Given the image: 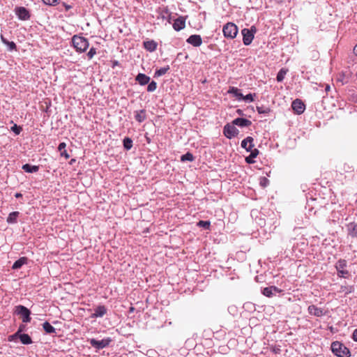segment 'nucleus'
<instances>
[{"instance_id": "f257e3e1", "label": "nucleus", "mask_w": 357, "mask_h": 357, "mask_svg": "<svg viewBox=\"0 0 357 357\" xmlns=\"http://www.w3.org/2000/svg\"><path fill=\"white\" fill-rule=\"evenodd\" d=\"M332 352L337 357H350L349 349L342 342L335 341L331 344Z\"/></svg>"}, {"instance_id": "f03ea898", "label": "nucleus", "mask_w": 357, "mask_h": 357, "mask_svg": "<svg viewBox=\"0 0 357 357\" xmlns=\"http://www.w3.org/2000/svg\"><path fill=\"white\" fill-rule=\"evenodd\" d=\"M72 43L77 52H84L89 45V43L86 38L77 35H75L72 38Z\"/></svg>"}, {"instance_id": "7ed1b4c3", "label": "nucleus", "mask_w": 357, "mask_h": 357, "mask_svg": "<svg viewBox=\"0 0 357 357\" xmlns=\"http://www.w3.org/2000/svg\"><path fill=\"white\" fill-rule=\"evenodd\" d=\"M222 31L225 38L233 39L238 33V27L235 24L228 22L223 26Z\"/></svg>"}, {"instance_id": "20e7f679", "label": "nucleus", "mask_w": 357, "mask_h": 357, "mask_svg": "<svg viewBox=\"0 0 357 357\" xmlns=\"http://www.w3.org/2000/svg\"><path fill=\"white\" fill-rule=\"evenodd\" d=\"M15 313L20 315L24 323H28L31 321L30 310L23 305H17L15 307Z\"/></svg>"}, {"instance_id": "39448f33", "label": "nucleus", "mask_w": 357, "mask_h": 357, "mask_svg": "<svg viewBox=\"0 0 357 357\" xmlns=\"http://www.w3.org/2000/svg\"><path fill=\"white\" fill-rule=\"evenodd\" d=\"M255 32L256 28L255 26H252L250 29H243L242 30L243 41L245 45H249L252 43Z\"/></svg>"}, {"instance_id": "423d86ee", "label": "nucleus", "mask_w": 357, "mask_h": 357, "mask_svg": "<svg viewBox=\"0 0 357 357\" xmlns=\"http://www.w3.org/2000/svg\"><path fill=\"white\" fill-rule=\"evenodd\" d=\"M223 132L227 138L231 139L238 135V130L234 124H227L224 127Z\"/></svg>"}, {"instance_id": "0eeeda50", "label": "nucleus", "mask_w": 357, "mask_h": 357, "mask_svg": "<svg viewBox=\"0 0 357 357\" xmlns=\"http://www.w3.org/2000/svg\"><path fill=\"white\" fill-rule=\"evenodd\" d=\"M111 340L109 338L102 339L101 340H97L96 339L90 340V344L92 347L96 349H100L106 347L110 343Z\"/></svg>"}, {"instance_id": "6e6552de", "label": "nucleus", "mask_w": 357, "mask_h": 357, "mask_svg": "<svg viewBox=\"0 0 357 357\" xmlns=\"http://www.w3.org/2000/svg\"><path fill=\"white\" fill-rule=\"evenodd\" d=\"M347 261L344 259L339 260L336 264V268L340 277L345 278L348 275V271L345 270Z\"/></svg>"}, {"instance_id": "1a4fd4ad", "label": "nucleus", "mask_w": 357, "mask_h": 357, "mask_svg": "<svg viewBox=\"0 0 357 357\" xmlns=\"http://www.w3.org/2000/svg\"><path fill=\"white\" fill-rule=\"evenodd\" d=\"M291 107L297 114H301L305 111V105L300 99H296L292 102Z\"/></svg>"}, {"instance_id": "9d476101", "label": "nucleus", "mask_w": 357, "mask_h": 357, "mask_svg": "<svg viewBox=\"0 0 357 357\" xmlns=\"http://www.w3.org/2000/svg\"><path fill=\"white\" fill-rule=\"evenodd\" d=\"M15 12L18 18L22 20H27L30 18L29 12L24 7H17Z\"/></svg>"}, {"instance_id": "9b49d317", "label": "nucleus", "mask_w": 357, "mask_h": 357, "mask_svg": "<svg viewBox=\"0 0 357 357\" xmlns=\"http://www.w3.org/2000/svg\"><path fill=\"white\" fill-rule=\"evenodd\" d=\"M307 310H308V312L311 315H314V316L318 317H322V316H324L326 314V312L324 311L323 309L317 307L314 305H310L308 307Z\"/></svg>"}, {"instance_id": "f8f14e48", "label": "nucleus", "mask_w": 357, "mask_h": 357, "mask_svg": "<svg viewBox=\"0 0 357 357\" xmlns=\"http://www.w3.org/2000/svg\"><path fill=\"white\" fill-rule=\"evenodd\" d=\"M187 42L194 47H199L202 43V39L199 35H192L188 39Z\"/></svg>"}, {"instance_id": "ddd939ff", "label": "nucleus", "mask_w": 357, "mask_h": 357, "mask_svg": "<svg viewBox=\"0 0 357 357\" xmlns=\"http://www.w3.org/2000/svg\"><path fill=\"white\" fill-rule=\"evenodd\" d=\"M185 26V18L183 17H179L174 20L173 24V28L174 30L178 31L184 29Z\"/></svg>"}, {"instance_id": "4468645a", "label": "nucleus", "mask_w": 357, "mask_h": 357, "mask_svg": "<svg viewBox=\"0 0 357 357\" xmlns=\"http://www.w3.org/2000/svg\"><path fill=\"white\" fill-rule=\"evenodd\" d=\"M241 146L247 151H251V149L255 146L254 139L252 137H247L241 142Z\"/></svg>"}, {"instance_id": "2eb2a0df", "label": "nucleus", "mask_w": 357, "mask_h": 357, "mask_svg": "<svg viewBox=\"0 0 357 357\" xmlns=\"http://www.w3.org/2000/svg\"><path fill=\"white\" fill-rule=\"evenodd\" d=\"M234 125H236L240 127H246L252 124V122L246 119L236 118L232 121Z\"/></svg>"}, {"instance_id": "dca6fc26", "label": "nucleus", "mask_w": 357, "mask_h": 357, "mask_svg": "<svg viewBox=\"0 0 357 357\" xmlns=\"http://www.w3.org/2000/svg\"><path fill=\"white\" fill-rule=\"evenodd\" d=\"M107 312V309L104 305H99L95 309L94 313L92 314V318L101 317Z\"/></svg>"}, {"instance_id": "f3484780", "label": "nucleus", "mask_w": 357, "mask_h": 357, "mask_svg": "<svg viewBox=\"0 0 357 357\" xmlns=\"http://www.w3.org/2000/svg\"><path fill=\"white\" fill-rule=\"evenodd\" d=\"M276 291L278 293H280L281 291L280 289H279L277 287L275 286H271L268 287H265L262 290V294L266 296V297H271L273 296V291Z\"/></svg>"}, {"instance_id": "a211bd4d", "label": "nucleus", "mask_w": 357, "mask_h": 357, "mask_svg": "<svg viewBox=\"0 0 357 357\" xmlns=\"http://www.w3.org/2000/svg\"><path fill=\"white\" fill-rule=\"evenodd\" d=\"M348 234L352 238L357 237V223L350 222L347 225Z\"/></svg>"}, {"instance_id": "6ab92c4d", "label": "nucleus", "mask_w": 357, "mask_h": 357, "mask_svg": "<svg viewBox=\"0 0 357 357\" xmlns=\"http://www.w3.org/2000/svg\"><path fill=\"white\" fill-rule=\"evenodd\" d=\"M136 81L141 85H145L148 84L150 81V77L145 74L139 73L136 78Z\"/></svg>"}, {"instance_id": "aec40b11", "label": "nucleus", "mask_w": 357, "mask_h": 357, "mask_svg": "<svg viewBox=\"0 0 357 357\" xmlns=\"http://www.w3.org/2000/svg\"><path fill=\"white\" fill-rule=\"evenodd\" d=\"M157 43L153 40L144 42V48L149 52L155 51L157 48Z\"/></svg>"}, {"instance_id": "412c9836", "label": "nucleus", "mask_w": 357, "mask_h": 357, "mask_svg": "<svg viewBox=\"0 0 357 357\" xmlns=\"http://www.w3.org/2000/svg\"><path fill=\"white\" fill-rule=\"evenodd\" d=\"M22 169L28 173L37 172L39 170V166L31 165L29 164H25L22 166Z\"/></svg>"}, {"instance_id": "4be33fe9", "label": "nucleus", "mask_w": 357, "mask_h": 357, "mask_svg": "<svg viewBox=\"0 0 357 357\" xmlns=\"http://www.w3.org/2000/svg\"><path fill=\"white\" fill-rule=\"evenodd\" d=\"M66 144L65 142H61L59 144L58 150L60 152L61 156L64 157L66 159H68L70 158L69 154L67 153L66 150Z\"/></svg>"}, {"instance_id": "5701e85b", "label": "nucleus", "mask_w": 357, "mask_h": 357, "mask_svg": "<svg viewBox=\"0 0 357 357\" xmlns=\"http://www.w3.org/2000/svg\"><path fill=\"white\" fill-rule=\"evenodd\" d=\"M27 258L22 257H20L18 260H17L13 265V269H18L20 268L24 264H26Z\"/></svg>"}, {"instance_id": "b1692460", "label": "nucleus", "mask_w": 357, "mask_h": 357, "mask_svg": "<svg viewBox=\"0 0 357 357\" xmlns=\"http://www.w3.org/2000/svg\"><path fill=\"white\" fill-rule=\"evenodd\" d=\"M17 337L20 338L21 342L24 344H29L32 343L31 338L28 334H20Z\"/></svg>"}, {"instance_id": "393cba45", "label": "nucleus", "mask_w": 357, "mask_h": 357, "mask_svg": "<svg viewBox=\"0 0 357 357\" xmlns=\"http://www.w3.org/2000/svg\"><path fill=\"white\" fill-rule=\"evenodd\" d=\"M20 213L18 211H14L9 214L7 218V222L10 224H13L17 222V218L19 215Z\"/></svg>"}, {"instance_id": "a878e982", "label": "nucleus", "mask_w": 357, "mask_h": 357, "mask_svg": "<svg viewBox=\"0 0 357 357\" xmlns=\"http://www.w3.org/2000/svg\"><path fill=\"white\" fill-rule=\"evenodd\" d=\"M1 40L3 44L7 45L8 46L10 50H16L17 46L14 42H9L3 37V35H1Z\"/></svg>"}, {"instance_id": "bb28decb", "label": "nucleus", "mask_w": 357, "mask_h": 357, "mask_svg": "<svg viewBox=\"0 0 357 357\" xmlns=\"http://www.w3.org/2000/svg\"><path fill=\"white\" fill-rule=\"evenodd\" d=\"M229 93H232L238 99H241L243 95L240 92V90L236 87L231 86L228 90Z\"/></svg>"}, {"instance_id": "cd10ccee", "label": "nucleus", "mask_w": 357, "mask_h": 357, "mask_svg": "<svg viewBox=\"0 0 357 357\" xmlns=\"http://www.w3.org/2000/svg\"><path fill=\"white\" fill-rule=\"evenodd\" d=\"M146 118V112L144 109L140 110L139 112H137L135 114V119L138 122H143Z\"/></svg>"}, {"instance_id": "c85d7f7f", "label": "nucleus", "mask_w": 357, "mask_h": 357, "mask_svg": "<svg viewBox=\"0 0 357 357\" xmlns=\"http://www.w3.org/2000/svg\"><path fill=\"white\" fill-rule=\"evenodd\" d=\"M287 71H288L287 69H284V68L280 69L277 75V77H276L277 81L279 82H282L283 79H284L285 75L287 73Z\"/></svg>"}, {"instance_id": "c756f323", "label": "nucleus", "mask_w": 357, "mask_h": 357, "mask_svg": "<svg viewBox=\"0 0 357 357\" xmlns=\"http://www.w3.org/2000/svg\"><path fill=\"white\" fill-rule=\"evenodd\" d=\"M43 329L47 333H55V328L47 321L43 324Z\"/></svg>"}, {"instance_id": "7c9ffc66", "label": "nucleus", "mask_w": 357, "mask_h": 357, "mask_svg": "<svg viewBox=\"0 0 357 357\" xmlns=\"http://www.w3.org/2000/svg\"><path fill=\"white\" fill-rule=\"evenodd\" d=\"M354 287L351 286H341L340 292L344 293L345 295H347L354 291Z\"/></svg>"}, {"instance_id": "2f4dec72", "label": "nucleus", "mask_w": 357, "mask_h": 357, "mask_svg": "<svg viewBox=\"0 0 357 357\" xmlns=\"http://www.w3.org/2000/svg\"><path fill=\"white\" fill-rule=\"evenodd\" d=\"M123 142L125 149L130 150L132 147V140L130 138L126 137Z\"/></svg>"}, {"instance_id": "473e14b6", "label": "nucleus", "mask_w": 357, "mask_h": 357, "mask_svg": "<svg viewBox=\"0 0 357 357\" xmlns=\"http://www.w3.org/2000/svg\"><path fill=\"white\" fill-rule=\"evenodd\" d=\"M169 69V66L165 68H161L158 70H157L155 73V77H160L163 75H165Z\"/></svg>"}, {"instance_id": "72a5a7b5", "label": "nucleus", "mask_w": 357, "mask_h": 357, "mask_svg": "<svg viewBox=\"0 0 357 357\" xmlns=\"http://www.w3.org/2000/svg\"><path fill=\"white\" fill-rule=\"evenodd\" d=\"M195 159L193 155L190 153V152H188L186 153L185 154L183 155L181 157V160L184 162V161H193Z\"/></svg>"}, {"instance_id": "f704fd0d", "label": "nucleus", "mask_w": 357, "mask_h": 357, "mask_svg": "<svg viewBox=\"0 0 357 357\" xmlns=\"http://www.w3.org/2000/svg\"><path fill=\"white\" fill-rule=\"evenodd\" d=\"M197 226L204 227L206 229H209L210 226H211V222L209 221L199 220L197 222Z\"/></svg>"}, {"instance_id": "c9c22d12", "label": "nucleus", "mask_w": 357, "mask_h": 357, "mask_svg": "<svg viewBox=\"0 0 357 357\" xmlns=\"http://www.w3.org/2000/svg\"><path fill=\"white\" fill-rule=\"evenodd\" d=\"M156 88H157V83L155 81H152L149 84V85L147 86V91L149 92H153V91H155Z\"/></svg>"}, {"instance_id": "e433bc0d", "label": "nucleus", "mask_w": 357, "mask_h": 357, "mask_svg": "<svg viewBox=\"0 0 357 357\" xmlns=\"http://www.w3.org/2000/svg\"><path fill=\"white\" fill-rule=\"evenodd\" d=\"M257 110L259 114H268L270 112V109L264 107H257Z\"/></svg>"}, {"instance_id": "4c0bfd02", "label": "nucleus", "mask_w": 357, "mask_h": 357, "mask_svg": "<svg viewBox=\"0 0 357 357\" xmlns=\"http://www.w3.org/2000/svg\"><path fill=\"white\" fill-rule=\"evenodd\" d=\"M96 54V50L94 47H91L89 52L87 53V56L89 59H91L94 55Z\"/></svg>"}, {"instance_id": "58836bf2", "label": "nucleus", "mask_w": 357, "mask_h": 357, "mask_svg": "<svg viewBox=\"0 0 357 357\" xmlns=\"http://www.w3.org/2000/svg\"><path fill=\"white\" fill-rule=\"evenodd\" d=\"M241 99H243L245 101H249V102H252L254 100L253 95L252 93H249L246 96H243V97H242Z\"/></svg>"}, {"instance_id": "ea45409f", "label": "nucleus", "mask_w": 357, "mask_h": 357, "mask_svg": "<svg viewBox=\"0 0 357 357\" xmlns=\"http://www.w3.org/2000/svg\"><path fill=\"white\" fill-rule=\"evenodd\" d=\"M11 130L16 134L19 135L22 130V128L20 126H17L16 124H15L12 128Z\"/></svg>"}, {"instance_id": "a19ab883", "label": "nucleus", "mask_w": 357, "mask_h": 357, "mask_svg": "<svg viewBox=\"0 0 357 357\" xmlns=\"http://www.w3.org/2000/svg\"><path fill=\"white\" fill-rule=\"evenodd\" d=\"M24 328H25V326H24V325H21V326H20V328H19L18 331H17L14 335H11V337H16L17 336H18L19 335H20V334H21L20 333H21L22 331H24Z\"/></svg>"}, {"instance_id": "79ce46f5", "label": "nucleus", "mask_w": 357, "mask_h": 357, "mask_svg": "<svg viewBox=\"0 0 357 357\" xmlns=\"http://www.w3.org/2000/svg\"><path fill=\"white\" fill-rule=\"evenodd\" d=\"M250 151V155L252 158H256L259 154V150L257 149H252Z\"/></svg>"}, {"instance_id": "37998d69", "label": "nucleus", "mask_w": 357, "mask_h": 357, "mask_svg": "<svg viewBox=\"0 0 357 357\" xmlns=\"http://www.w3.org/2000/svg\"><path fill=\"white\" fill-rule=\"evenodd\" d=\"M45 4L54 5L58 2V0H43Z\"/></svg>"}, {"instance_id": "c03bdc74", "label": "nucleus", "mask_w": 357, "mask_h": 357, "mask_svg": "<svg viewBox=\"0 0 357 357\" xmlns=\"http://www.w3.org/2000/svg\"><path fill=\"white\" fill-rule=\"evenodd\" d=\"M254 158H252L251 155H250L248 157H246L245 160L247 163L252 164L255 162Z\"/></svg>"}, {"instance_id": "a18cd8bd", "label": "nucleus", "mask_w": 357, "mask_h": 357, "mask_svg": "<svg viewBox=\"0 0 357 357\" xmlns=\"http://www.w3.org/2000/svg\"><path fill=\"white\" fill-rule=\"evenodd\" d=\"M352 338L355 342H357V329H355L352 334Z\"/></svg>"}, {"instance_id": "49530a36", "label": "nucleus", "mask_w": 357, "mask_h": 357, "mask_svg": "<svg viewBox=\"0 0 357 357\" xmlns=\"http://www.w3.org/2000/svg\"><path fill=\"white\" fill-rule=\"evenodd\" d=\"M330 89H331L330 86H329V85H326V88H325V91H326V92H328V91H330Z\"/></svg>"}, {"instance_id": "de8ad7c7", "label": "nucleus", "mask_w": 357, "mask_h": 357, "mask_svg": "<svg viewBox=\"0 0 357 357\" xmlns=\"http://www.w3.org/2000/svg\"><path fill=\"white\" fill-rule=\"evenodd\" d=\"M354 52L355 54L357 56V44L356 45V46L354 48Z\"/></svg>"}, {"instance_id": "09e8293b", "label": "nucleus", "mask_w": 357, "mask_h": 357, "mask_svg": "<svg viewBox=\"0 0 357 357\" xmlns=\"http://www.w3.org/2000/svg\"><path fill=\"white\" fill-rule=\"evenodd\" d=\"M22 196V194H21V193H16V194H15V197H16V198L21 197Z\"/></svg>"}, {"instance_id": "8fccbe9b", "label": "nucleus", "mask_w": 357, "mask_h": 357, "mask_svg": "<svg viewBox=\"0 0 357 357\" xmlns=\"http://www.w3.org/2000/svg\"><path fill=\"white\" fill-rule=\"evenodd\" d=\"M13 338H14V337H11V335H10V336H9V337H8V340H9V341H11V340H13Z\"/></svg>"}, {"instance_id": "3c124183", "label": "nucleus", "mask_w": 357, "mask_h": 357, "mask_svg": "<svg viewBox=\"0 0 357 357\" xmlns=\"http://www.w3.org/2000/svg\"><path fill=\"white\" fill-rule=\"evenodd\" d=\"M133 311H134V307H131L130 308V312H133Z\"/></svg>"}, {"instance_id": "603ef678", "label": "nucleus", "mask_w": 357, "mask_h": 357, "mask_svg": "<svg viewBox=\"0 0 357 357\" xmlns=\"http://www.w3.org/2000/svg\"><path fill=\"white\" fill-rule=\"evenodd\" d=\"M263 180H264V181H266V178H263Z\"/></svg>"}]
</instances>
